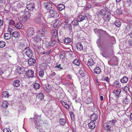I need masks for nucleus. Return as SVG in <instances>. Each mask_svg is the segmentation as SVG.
I'll use <instances>...</instances> for the list:
<instances>
[{
    "mask_svg": "<svg viewBox=\"0 0 132 132\" xmlns=\"http://www.w3.org/2000/svg\"><path fill=\"white\" fill-rule=\"evenodd\" d=\"M128 80V78L126 76H125L120 80V82L122 83H126Z\"/></svg>",
    "mask_w": 132,
    "mask_h": 132,
    "instance_id": "obj_28",
    "label": "nucleus"
},
{
    "mask_svg": "<svg viewBox=\"0 0 132 132\" xmlns=\"http://www.w3.org/2000/svg\"><path fill=\"white\" fill-rule=\"evenodd\" d=\"M26 55L28 57L31 58L32 57L33 55V52L32 50L29 48H27V49L24 52Z\"/></svg>",
    "mask_w": 132,
    "mask_h": 132,
    "instance_id": "obj_6",
    "label": "nucleus"
},
{
    "mask_svg": "<svg viewBox=\"0 0 132 132\" xmlns=\"http://www.w3.org/2000/svg\"><path fill=\"white\" fill-rule=\"evenodd\" d=\"M94 62L92 59H90L87 62V65L88 66H92L94 65Z\"/></svg>",
    "mask_w": 132,
    "mask_h": 132,
    "instance_id": "obj_38",
    "label": "nucleus"
},
{
    "mask_svg": "<svg viewBox=\"0 0 132 132\" xmlns=\"http://www.w3.org/2000/svg\"><path fill=\"white\" fill-rule=\"evenodd\" d=\"M20 48H22L23 49V52L25 51L27 49V48L28 47H27L26 44H24L23 43H21L20 44Z\"/></svg>",
    "mask_w": 132,
    "mask_h": 132,
    "instance_id": "obj_23",
    "label": "nucleus"
},
{
    "mask_svg": "<svg viewBox=\"0 0 132 132\" xmlns=\"http://www.w3.org/2000/svg\"><path fill=\"white\" fill-rule=\"evenodd\" d=\"M15 29V28L14 27H12V28H9V32H10V33H9V34L10 36H9V37H10L9 38V39H10L11 38V34L14 31Z\"/></svg>",
    "mask_w": 132,
    "mask_h": 132,
    "instance_id": "obj_34",
    "label": "nucleus"
},
{
    "mask_svg": "<svg viewBox=\"0 0 132 132\" xmlns=\"http://www.w3.org/2000/svg\"><path fill=\"white\" fill-rule=\"evenodd\" d=\"M64 41L66 44H69L71 43V40L69 38H67L64 39Z\"/></svg>",
    "mask_w": 132,
    "mask_h": 132,
    "instance_id": "obj_43",
    "label": "nucleus"
},
{
    "mask_svg": "<svg viewBox=\"0 0 132 132\" xmlns=\"http://www.w3.org/2000/svg\"><path fill=\"white\" fill-rule=\"evenodd\" d=\"M39 75L41 77H42L44 75V72L43 70H41L39 72Z\"/></svg>",
    "mask_w": 132,
    "mask_h": 132,
    "instance_id": "obj_55",
    "label": "nucleus"
},
{
    "mask_svg": "<svg viewBox=\"0 0 132 132\" xmlns=\"http://www.w3.org/2000/svg\"><path fill=\"white\" fill-rule=\"evenodd\" d=\"M101 41L100 38H99L97 40L96 43L98 47H99L101 46Z\"/></svg>",
    "mask_w": 132,
    "mask_h": 132,
    "instance_id": "obj_54",
    "label": "nucleus"
},
{
    "mask_svg": "<svg viewBox=\"0 0 132 132\" xmlns=\"http://www.w3.org/2000/svg\"><path fill=\"white\" fill-rule=\"evenodd\" d=\"M36 19H43V18L42 17V15L40 12H38L37 13Z\"/></svg>",
    "mask_w": 132,
    "mask_h": 132,
    "instance_id": "obj_52",
    "label": "nucleus"
},
{
    "mask_svg": "<svg viewBox=\"0 0 132 132\" xmlns=\"http://www.w3.org/2000/svg\"><path fill=\"white\" fill-rule=\"evenodd\" d=\"M94 5L95 6H101L102 5L100 3H95Z\"/></svg>",
    "mask_w": 132,
    "mask_h": 132,
    "instance_id": "obj_63",
    "label": "nucleus"
},
{
    "mask_svg": "<svg viewBox=\"0 0 132 132\" xmlns=\"http://www.w3.org/2000/svg\"><path fill=\"white\" fill-rule=\"evenodd\" d=\"M121 92V90L120 89H115L114 90L113 93H114L116 96V97L118 98L120 95V93Z\"/></svg>",
    "mask_w": 132,
    "mask_h": 132,
    "instance_id": "obj_13",
    "label": "nucleus"
},
{
    "mask_svg": "<svg viewBox=\"0 0 132 132\" xmlns=\"http://www.w3.org/2000/svg\"><path fill=\"white\" fill-rule=\"evenodd\" d=\"M23 51L18 53V58L20 59H23L25 58V55Z\"/></svg>",
    "mask_w": 132,
    "mask_h": 132,
    "instance_id": "obj_20",
    "label": "nucleus"
},
{
    "mask_svg": "<svg viewBox=\"0 0 132 132\" xmlns=\"http://www.w3.org/2000/svg\"><path fill=\"white\" fill-rule=\"evenodd\" d=\"M97 118V115L95 113H94L91 115L90 117V119L91 121H96Z\"/></svg>",
    "mask_w": 132,
    "mask_h": 132,
    "instance_id": "obj_17",
    "label": "nucleus"
},
{
    "mask_svg": "<svg viewBox=\"0 0 132 132\" xmlns=\"http://www.w3.org/2000/svg\"><path fill=\"white\" fill-rule=\"evenodd\" d=\"M47 29V26L44 23L42 28L41 29H38L37 30V35L40 37H44L46 32Z\"/></svg>",
    "mask_w": 132,
    "mask_h": 132,
    "instance_id": "obj_2",
    "label": "nucleus"
},
{
    "mask_svg": "<svg viewBox=\"0 0 132 132\" xmlns=\"http://www.w3.org/2000/svg\"><path fill=\"white\" fill-rule=\"evenodd\" d=\"M26 7L27 9L30 11H33L35 10V5L33 3H30L27 4Z\"/></svg>",
    "mask_w": 132,
    "mask_h": 132,
    "instance_id": "obj_8",
    "label": "nucleus"
},
{
    "mask_svg": "<svg viewBox=\"0 0 132 132\" xmlns=\"http://www.w3.org/2000/svg\"><path fill=\"white\" fill-rule=\"evenodd\" d=\"M36 60L35 59L33 58H30L29 59L28 62L30 65H33L35 63Z\"/></svg>",
    "mask_w": 132,
    "mask_h": 132,
    "instance_id": "obj_14",
    "label": "nucleus"
},
{
    "mask_svg": "<svg viewBox=\"0 0 132 132\" xmlns=\"http://www.w3.org/2000/svg\"><path fill=\"white\" fill-rule=\"evenodd\" d=\"M56 43L55 40L52 38L51 41L50 42H46V44L47 45V46L49 47H52Z\"/></svg>",
    "mask_w": 132,
    "mask_h": 132,
    "instance_id": "obj_11",
    "label": "nucleus"
},
{
    "mask_svg": "<svg viewBox=\"0 0 132 132\" xmlns=\"http://www.w3.org/2000/svg\"><path fill=\"white\" fill-rule=\"evenodd\" d=\"M106 33V31L102 29L100 33V35H98V36L99 37V38H101Z\"/></svg>",
    "mask_w": 132,
    "mask_h": 132,
    "instance_id": "obj_39",
    "label": "nucleus"
},
{
    "mask_svg": "<svg viewBox=\"0 0 132 132\" xmlns=\"http://www.w3.org/2000/svg\"><path fill=\"white\" fill-rule=\"evenodd\" d=\"M59 123L61 125L64 126L66 123V121L65 119H60L59 120Z\"/></svg>",
    "mask_w": 132,
    "mask_h": 132,
    "instance_id": "obj_36",
    "label": "nucleus"
},
{
    "mask_svg": "<svg viewBox=\"0 0 132 132\" xmlns=\"http://www.w3.org/2000/svg\"><path fill=\"white\" fill-rule=\"evenodd\" d=\"M55 93L56 96L58 97H59L60 98H62L64 96V94L61 92V90L59 89H56L55 90Z\"/></svg>",
    "mask_w": 132,
    "mask_h": 132,
    "instance_id": "obj_9",
    "label": "nucleus"
},
{
    "mask_svg": "<svg viewBox=\"0 0 132 132\" xmlns=\"http://www.w3.org/2000/svg\"><path fill=\"white\" fill-rule=\"evenodd\" d=\"M114 23L117 27H120L121 24V22L119 20H116Z\"/></svg>",
    "mask_w": 132,
    "mask_h": 132,
    "instance_id": "obj_35",
    "label": "nucleus"
},
{
    "mask_svg": "<svg viewBox=\"0 0 132 132\" xmlns=\"http://www.w3.org/2000/svg\"><path fill=\"white\" fill-rule=\"evenodd\" d=\"M57 7L58 9L60 11H62L65 8V6L62 4H59L57 5Z\"/></svg>",
    "mask_w": 132,
    "mask_h": 132,
    "instance_id": "obj_32",
    "label": "nucleus"
},
{
    "mask_svg": "<svg viewBox=\"0 0 132 132\" xmlns=\"http://www.w3.org/2000/svg\"><path fill=\"white\" fill-rule=\"evenodd\" d=\"M17 72L19 74H23L24 71V69L23 68L18 67L17 70Z\"/></svg>",
    "mask_w": 132,
    "mask_h": 132,
    "instance_id": "obj_27",
    "label": "nucleus"
},
{
    "mask_svg": "<svg viewBox=\"0 0 132 132\" xmlns=\"http://www.w3.org/2000/svg\"><path fill=\"white\" fill-rule=\"evenodd\" d=\"M112 86L115 88H119L121 87V85L119 81L116 80L112 84Z\"/></svg>",
    "mask_w": 132,
    "mask_h": 132,
    "instance_id": "obj_15",
    "label": "nucleus"
},
{
    "mask_svg": "<svg viewBox=\"0 0 132 132\" xmlns=\"http://www.w3.org/2000/svg\"><path fill=\"white\" fill-rule=\"evenodd\" d=\"M128 43L130 47H131L132 46V40H129L128 41Z\"/></svg>",
    "mask_w": 132,
    "mask_h": 132,
    "instance_id": "obj_62",
    "label": "nucleus"
},
{
    "mask_svg": "<svg viewBox=\"0 0 132 132\" xmlns=\"http://www.w3.org/2000/svg\"><path fill=\"white\" fill-rule=\"evenodd\" d=\"M85 16L84 15H79L77 18V19L78 21L81 22L84 20L85 19Z\"/></svg>",
    "mask_w": 132,
    "mask_h": 132,
    "instance_id": "obj_31",
    "label": "nucleus"
},
{
    "mask_svg": "<svg viewBox=\"0 0 132 132\" xmlns=\"http://www.w3.org/2000/svg\"><path fill=\"white\" fill-rule=\"evenodd\" d=\"M41 37H40L38 36L37 34L36 36L34 38V39L35 42L37 43L38 42L39 40H40L41 39Z\"/></svg>",
    "mask_w": 132,
    "mask_h": 132,
    "instance_id": "obj_37",
    "label": "nucleus"
},
{
    "mask_svg": "<svg viewBox=\"0 0 132 132\" xmlns=\"http://www.w3.org/2000/svg\"><path fill=\"white\" fill-rule=\"evenodd\" d=\"M60 57L61 60H63L66 58V56L64 53H61L60 54Z\"/></svg>",
    "mask_w": 132,
    "mask_h": 132,
    "instance_id": "obj_42",
    "label": "nucleus"
},
{
    "mask_svg": "<svg viewBox=\"0 0 132 132\" xmlns=\"http://www.w3.org/2000/svg\"><path fill=\"white\" fill-rule=\"evenodd\" d=\"M78 22V20H74L72 22V24L74 26H77L79 25Z\"/></svg>",
    "mask_w": 132,
    "mask_h": 132,
    "instance_id": "obj_44",
    "label": "nucleus"
},
{
    "mask_svg": "<svg viewBox=\"0 0 132 132\" xmlns=\"http://www.w3.org/2000/svg\"><path fill=\"white\" fill-rule=\"evenodd\" d=\"M33 87L35 89H38L40 88V85L39 83H36L34 84Z\"/></svg>",
    "mask_w": 132,
    "mask_h": 132,
    "instance_id": "obj_40",
    "label": "nucleus"
},
{
    "mask_svg": "<svg viewBox=\"0 0 132 132\" xmlns=\"http://www.w3.org/2000/svg\"><path fill=\"white\" fill-rule=\"evenodd\" d=\"M9 23L10 26L11 25H14V24L15 22L14 20H12V19L11 20L10 19L9 21Z\"/></svg>",
    "mask_w": 132,
    "mask_h": 132,
    "instance_id": "obj_57",
    "label": "nucleus"
},
{
    "mask_svg": "<svg viewBox=\"0 0 132 132\" xmlns=\"http://www.w3.org/2000/svg\"><path fill=\"white\" fill-rule=\"evenodd\" d=\"M34 29L32 27H30L28 30L27 32V34L28 37H32L34 34Z\"/></svg>",
    "mask_w": 132,
    "mask_h": 132,
    "instance_id": "obj_7",
    "label": "nucleus"
},
{
    "mask_svg": "<svg viewBox=\"0 0 132 132\" xmlns=\"http://www.w3.org/2000/svg\"><path fill=\"white\" fill-rule=\"evenodd\" d=\"M3 97H8V93L7 91H5L3 92L2 95Z\"/></svg>",
    "mask_w": 132,
    "mask_h": 132,
    "instance_id": "obj_47",
    "label": "nucleus"
},
{
    "mask_svg": "<svg viewBox=\"0 0 132 132\" xmlns=\"http://www.w3.org/2000/svg\"><path fill=\"white\" fill-rule=\"evenodd\" d=\"M44 89L47 92H49L50 90V88H48L47 87H45L44 88Z\"/></svg>",
    "mask_w": 132,
    "mask_h": 132,
    "instance_id": "obj_64",
    "label": "nucleus"
},
{
    "mask_svg": "<svg viewBox=\"0 0 132 132\" xmlns=\"http://www.w3.org/2000/svg\"><path fill=\"white\" fill-rule=\"evenodd\" d=\"M6 45V43L5 42L2 41L0 42V47L3 48Z\"/></svg>",
    "mask_w": 132,
    "mask_h": 132,
    "instance_id": "obj_50",
    "label": "nucleus"
},
{
    "mask_svg": "<svg viewBox=\"0 0 132 132\" xmlns=\"http://www.w3.org/2000/svg\"><path fill=\"white\" fill-rule=\"evenodd\" d=\"M79 72L80 75L82 77L84 76L85 75L84 72L81 69L79 70Z\"/></svg>",
    "mask_w": 132,
    "mask_h": 132,
    "instance_id": "obj_58",
    "label": "nucleus"
},
{
    "mask_svg": "<svg viewBox=\"0 0 132 132\" xmlns=\"http://www.w3.org/2000/svg\"><path fill=\"white\" fill-rule=\"evenodd\" d=\"M64 28L68 31H70L72 29L71 26V24L66 23L64 25Z\"/></svg>",
    "mask_w": 132,
    "mask_h": 132,
    "instance_id": "obj_18",
    "label": "nucleus"
},
{
    "mask_svg": "<svg viewBox=\"0 0 132 132\" xmlns=\"http://www.w3.org/2000/svg\"><path fill=\"white\" fill-rule=\"evenodd\" d=\"M92 101L91 98L88 97L85 100V102L87 104H89L91 103Z\"/></svg>",
    "mask_w": 132,
    "mask_h": 132,
    "instance_id": "obj_51",
    "label": "nucleus"
},
{
    "mask_svg": "<svg viewBox=\"0 0 132 132\" xmlns=\"http://www.w3.org/2000/svg\"><path fill=\"white\" fill-rule=\"evenodd\" d=\"M22 25L21 23L18 22L16 24L15 27L17 29H20L21 28Z\"/></svg>",
    "mask_w": 132,
    "mask_h": 132,
    "instance_id": "obj_48",
    "label": "nucleus"
},
{
    "mask_svg": "<svg viewBox=\"0 0 132 132\" xmlns=\"http://www.w3.org/2000/svg\"><path fill=\"white\" fill-rule=\"evenodd\" d=\"M59 22V20L56 21L54 24L53 25L54 27L56 28L57 27V25L58 24Z\"/></svg>",
    "mask_w": 132,
    "mask_h": 132,
    "instance_id": "obj_59",
    "label": "nucleus"
},
{
    "mask_svg": "<svg viewBox=\"0 0 132 132\" xmlns=\"http://www.w3.org/2000/svg\"><path fill=\"white\" fill-rule=\"evenodd\" d=\"M43 6L47 9L48 12H49L52 10L53 8L52 5V3L50 2L44 3Z\"/></svg>",
    "mask_w": 132,
    "mask_h": 132,
    "instance_id": "obj_5",
    "label": "nucleus"
},
{
    "mask_svg": "<svg viewBox=\"0 0 132 132\" xmlns=\"http://www.w3.org/2000/svg\"><path fill=\"white\" fill-rule=\"evenodd\" d=\"M23 15L20 16H19L18 20L19 21L21 22H26L28 20L30 16V13L29 11L26 10L25 9L24 11H22Z\"/></svg>",
    "mask_w": 132,
    "mask_h": 132,
    "instance_id": "obj_1",
    "label": "nucleus"
},
{
    "mask_svg": "<svg viewBox=\"0 0 132 132\" xmlns=\"http://www.w3.org/2000/svg\"><path fill=\"white\" fill-rule=\"evenodd\" d=\"M73 63L75 64L77 66L79 65L80 64V62L78 59H75L73 61Z\"/></svg>",
    "mask_w": 132,
    "mask_h": 132,
    "instance_id": "obj_45",
    "label": "nucleus"
},
{
    "mask_svg": "<svg viewBox=\"0 0 132 132\" xmlns=\"http://www.w3.org/2000/svg\"><path fill=\"white\" fill-rule=\"evenodd\" d=\"M76 48L79 51H81L83 49L82 45L80 43H78L77 44Z\"/></svg>",
    "mask_w": 132,
    "mask_h": 132,
    "instance_id": "obj_26",
    "label": "nucleus"
},
{
    "mask_svg": "<svg viewBox=\"0 0 132 132\" xmlns=\"http://www.w3.org/2000/svg\"><path fill=\"white\" fill-rule=\"evenodd\" d=\"M62 104L67 109L69 108V105L67 103L63 101Z\"/></svg>",
    "mask_w": 132,
    "mask_h": 132,
    "instance_id": "obj_53",
    "label": "nucleus"
},
{
    "mask_svg": "<svg viewBox=\"0 0 132 132\" xmlns=\"http://www.w3.org/2000/svg\"><path fill=\"white\" fill-rule=\"evenodd\" d=\"M106 11L105 9H102L100 11L99 14L101 15H105L106 14Z\"/></svg>",
    "mask_w": 132,
    "mask_h": 132,
    "instance_id": "obj_46",
    "label": "nucleus"
},
{
    "mask_svg": "<svg viewBox=\"0 0 132 132\" xmlns=\"http://www.w3.org/2000/svg\"><path fill=\"white\" fill-rule=\"evenodd\" d=\"M101 30L102 29H101L95 28L94 29V31L95 34L98 36V35H100V33Z\"/></svg>",
    "mask_w": 132,
    "mask_h": 132,
    "instance_id": "obj_41",
    "label": "nucleus"
},
{
    "mask_svg": "<svg viewBox=\"0 0 132 132\" xmlns=\"http://www.w3.org/2000/svg\"><path fill=\"white\" fill-rule=\"evenodd\" d=\"M116 120H112L111 121H107L104 125V130L110 132L111 131L110 129L112 126L114 125Z\"/></svg>",
    "mask_w": 132,
    "mask_h": 132,
    "instance_id": "obj_3",
    "label": "nucleus"
},
{
    "mask_svg": "<svg viewBox=\"0 0 132 132\" xmlns=\"http://www.w3.org/2000/svg\"><path fill=\"white\" fill-rule=\"evenodd\" d=\"M43 19H36L35 22L36 23L38 24L39 25H41L42 24L43 25L44 24H43Z\"/></svg>",
    "mask_w": 132,
    "mask_h": 132,
    "instance_id": "obj_25",
    "label": "nucleus"
},
{
    "mask_svg": "<svg viewBox=\"0 0 132 132\" xmlns=\"http://www.w3.org/2000/svg\"><path fill=\"white\" fill-rule=\"evenodd\" d=\"M4 37L6 39H8V33H6L4 35Z\"/></svg>",
    "mask_w": 132,
    "mask_h": 132,
    "instance_id": "obj_61",
    "label": "nucleus"
},
{
    "mask_svg": "<svg viewBox=\"0 0 132 132\" xmlns=\"http://www.w3.org/2000/svg\"><path fill=\"white\" fill-rule=\"evenodd\" d=\"M51 35L53 37H56L58 36V32L56 29H52L51 31Z\"/></svg>",
    "mask_w": 132,
    "mask_h": 132,
    "instance_id": "obj_16",
    "label": "nucleus"
},
{
    "mask_svg": "<svg viewBox=\"0 0 132 132\" xmlns=\"http://www.w3.org/2000/svg\"><path fill=\"white\" fill-rule=\"evenodd\" d=\"M8 103L7 101H4L2 103V107L4 108H7L8 106Z\"/></svg>",
    "mask_w": 132,
    "mask_h": 132,
    "instance_id": "obj_30",
    "label": "nucleus"
},
{
    "mask_svg": "<svg viewBox=\"0 0 132 132\" xmlns=\"http://www.w3.org/2000/svg\"><path fill=\"white\" fill-rule=\"evenodd\" d=\"M94 72L96 74H99L101 72V69L98 67H97L94 69Z\"/></svg>",
    "mask_w": 132,
    "mask_h": 132,
    "instance_id": "obj_24",
    "label": "nucleus"
},
{
    "mask_svg": "<svg viewBox=\"0 0 132 132\" xmlns=\"http://www.w3.org/2000/svg\"><path fill=\"white\" fill-rule=\"evenodd\" d=\"M37 97L39 98H40V100H42L44 98V96L43 93H40L38 94L37 95Z\"/></svg>",
    "mask_w": 132,
    "mask_h": 132,
    "instance_id": "obj_49",
    "label": "nucleus"
},
{
    "mask_svg": "<svg viewBox=\"0 0 132 132\" xmlns=\"http://www.w3.org/2000/svg\"><path fill=\"white\" fill-rule=\"evenodd\" d=\"M132 31V28L130 25H128L126 27L124 33H129Z\"/></svg>",
    "mask_w": 132,
    "mask_h": 132,
    "instance_id": "obj_21",
    "label": "nucleus"
},
{
    "mask_svg": "<svg viewBox=\"0 0 132 132\" xmlns=\"http://www.w3.org/2000/svg\"><path fill=\"white\" fill-rule=\"evenodd\" d=\"M12 36H13L15 38H17L19 36L20 33L18 32L14 31L12 34Z\"/></svg>",
    "mask_w": 132,
    "mask_h": 132,
    "instance_id": "obj_33",
    "label": "nucleus"
},
{
    "mask_svg": "<svg viewBox=\"0 0 132 132\" xmlns=\"http://www.w3.org/2000/svg\"><path fill=\"white\" fill-rule=\"evenodd\" d=\"M20 84V82L18 80H16L13 82V85L15 87H18L19 86Z\"/></svg>",
    "mask_w": 132,
    "mask_h": 132,
    "instance_id": "obj_19",
    "label": "nucleus"
},
{
    "mask_svg": "<svg viewBox=\"0 0 132 132\" xmlns=\"http://www.w3.org/2000/svg\"><path fill=\"white\" fill-rule=\"evenodd\" d=\"M26 75L28 77H34V72L31 70H29L26 71Z\"/></svg>",
    "mask_w": 132,
    "mask_h": 132,
    "instance_id": "obj_10",
    "label": "nucleus"
},
{
    "mask_svg": "<svg viewBox=\"0 0 132 132\" xmlns=\"http://www.w3.org/2000/svg\"><path fill=\"white\" fill-rule=\"evenodd\" d=\"M33 118L35 123L34 126L36 128L38 129L42 121L41 117L40 116H34Z\"/></svg>",
    "mask_w": 132,
    "mask_h": 132,
    "instance_id": "obj_4",
    "label": "nucleus"
},
{
    "mask_svg": "<svg viewBox=\"0 0 132 132\" xmlns=\"http://www.w3.org/2000/svg\"><path fill=\"white\" fill-rule=\"evenodd\" d=\"M54 68L55 69H57L59 71H62L63 70V68L62 67L61 64H57L55 66Z\"/></svg>",
    "mask_w": 132,
    "mask_h": 132,
    "instance_id": "obj_29",
    "label": "nucleus"
},
{
    "mask_svg": "<svg viewBox=\"0 0 132 132\" xmlns=\"http://www.w3.org/2000/svg\"><path fill=\"white\" fill-rule=\"evenodd\" d=\"M105 16V17L106 18V19L107 20H109L110 18V15L109 14H106L104 15Z\"/></svg>",
    "mask_w": 132,
    "mask_h": 132,
    "instance_id": "obj_56",
    "label": "nucleus"
},
{
    "mask_svg": "<svg viewBox=\"0 0 132 132\" xmlns=\"http://www.w3.org/2000/svg\"><path fill=\"white\" fill-rule=\"evenodd\" d=\"M50 15V16L52 17H56L57 15V13L54 9L49 12Z\"/></svg>",
    "mask_w": 132,
    "mask_h": 132,
    "instance_id": "obj_12",
    "label": "nucleus"
},
{
    "mask_svg": "<svg viewBox=\"0 0 132 132\" xmlns=\"http://www.w3.org/2000/svg\"><path fill=\"white\" fill-rule=\"evenodd\" d=\"M95 126V123L93 121H92L88 123L89 127L91 129H94Z\"/></svg>",
    "mask_w": 132,
    "mask_h": 132,
    "instance_id": "obj_22",
    "label": "nucleus"
},
{
    "mask_svg": "<svg viewBox=\"0 0 132 132\" xmlns=\"http://www.w3.org/2000/svg\"><path fill=\"white\" fill-rule=\"evenodd\" d=\"M4 59L6 60H7L8 59V55L7 53H5L4 55Z\"/></svg>",
    "mask_w": 132,
    "mask_h": 132,
    "instance_id": "obj_60",
    "label": "nucleus"
}]
</instances>
